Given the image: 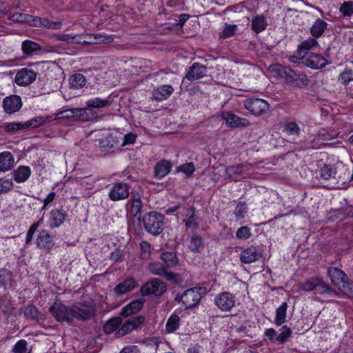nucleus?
<instances>
[{
  "mask_svg": "<svg viewBox=\"0 0 353 353\" xmlns=\"http://www.w3.org/2000/svg\"><path fill=\"white\" fill-rule=\"evenodd\" d=\"M268 70L277 78L298 88H303L308 84L306 75L297 70H294L288 66L281 64H271Z\"/></svg>",
  "mask_w": 353,
  "mask_h": 353,
  "instance_id": "nucleus-1",
  "label": "nucleus"
},
{
  "mask_svg": "<svg viewBox=\"0 0 353 353\" xmlns=\"http://www.w3.org/2000/svg\"><path fill=\"white\" fill-rule=\"evenodd\" d=\"M142 222L145 230L154 236L159 234L164 228V216L157 212L145 213L142 218Z\"/></svg>",
  "mask_w": 353,
  "mask_h": 353,
  "instance_id": "nucleus-2",
  "label": "nucleus"
},
{
  "mask_svg": "<svg viewBox=\"0 0 353 353\" xmlns=\"http://www.w3.org/2000/svg\"><path fill=\"white\" fill-rule=\"evenodd\" d=\"M97 117L96 112L90 108H69L58 112L54 116V121L60 119L77 118L82 121L93 120Z\"/></svg>",
  "mask_w": 353,
  "mask_h": 353,
  "instance_id": "nucleus-3",
  "label": "nucleus"
},
{
  "mask_svg": "<svg viewBox=\"0 0 353 353\" xmlns=\"http://www.w3.org/2000/svg\"><path fill=\"white\" fill-rule=\"evenodd\" d=\"M299 288L305 292H313L315 294L335 292L326 282L319 277H312L299 284Z\"/></svg>",
  "mask_w": 353,
  "mask_h": 353,
  "instance_id": "nucleus-4",
  "label": "nucleus"
},
{
  "mask_svg": "<svg viewBox=\"0 0 353 353\" xmlns=\"http://www.w3.org/2000/svg\"><path fill=\"white\" fill-rule=\"evenodd\" d=\"M122 134L118 132L109 133L99 139V147L102 152L114 153L121 150Z\"/></svg>",
  "mask_w": 353,
  "mask_h": 353,
  "instance_id": "nucleus-5",
  "label": "nucleus"
},
{
  "mask_svg": "<svg viewBox=\"0 0 353 353\" xmlns=\"http://www.w3.org/2000/svg\"><path fill=\"white\" fill-rule=\"evenodd\" d=\"M49 312L58 322L72 323V306L65 305L60 300H56L50 307Z\"/></svg>",
  "mask_w": 353,
  "mask_h": 353,
  "instance_id": "nucleus-6",
  "label": "nucleus"
},
{
  "mask_svg": "<svg viewBox=\"0 0 353 353\" xmlns=\"http://www.w3.org/2000/svg\"><path fill=\"white\" fill-rule=\"evenodd\" d=\"M167 290V285L161 279L152 278L141 285L140 293L142 296H160Z\"/></svg>",
  "mask_w": 353,
  "mask_h": 353,
  "instance_id": "nucleus-7",
  "label": "nucleus"
},
{
  "mask_svg": "<svg viewBox=\"0 0 353 353\" xmlns=\"http://www.w3.org/2000/svg\"><path fill=\"white\" fill-rule=\"evenodd\" d=\"M199 289L193 288L186 290L181 295L177 294L175 301L181 303L185 309L196 306L201 301Z\"/></svg>",
  "mask_w": 353,
  "mask_h": 353,
  "instance_id": "nucleus-8",
  "label": "nucleus"
},
{
  "mask_svg": "<svg viewBox=\"0 0 353 353\" xmlns=\"http://www.w3.org/2000/svg\"><path fill=\"white\" fill-rule=\"evenodd\" d=\"M148 270L153 275L162 276L173 283H179L180 282L179 274L169 272L164 264L160 262L150 263L148 265Z\"/></svg>",
  "mask_w": 353,
  "mask_h": 353,
  "instance_id": "nucleus-9",
  "label": "nucleus"
},
{
  "mask_svg": "<svg viewBox=\"0 0 353 353\" xmlns=\"http://www.w3.org/2000/svg\"><path fill=\"white\" fill-rule=\"evenodd\" d=\"M181 215L184 217L183 222L186 229L192 231L197 230L201 219L196 215V210L193 205H187L181 208Z\"/></svg>",
  "mask_w": 353,
  "mask_h": 353,
  "instance_id": "nucleus-10",
  "label": "nucleus"
},
{
  "mask_svg": "<svg viewBox=\"0 0 353 353\" xmlns=\"http://www.w3.org/2000/svg\"><path fill=\"white\" fill-rule=\"evenodd\" d=\"M56 38L57 41H65L70 44H108L114 41L112 37L111 36H103L101 34H97L95 36L96 39H99V41L97 42H90L87 41H75L74 39L76 38V35H71L69 34H54V36Z\"/></svg>",
  "mask_w": 353,
  "mask_h": 353,
  "instance_id": "nucleus-11",
  "label": "nucleus"
},
{
  "mask_svg": "<svg viewBox=\"0 0 353 353\" xmlns=\"http://www.w3.org/2000/svg\"><path fill=\"white\" fill-rule=\"evenodd\" d=\"M236 296L230 292H223L214 297V304L221 312H230L235 306Z\"/></svg>",
  "mask_w": 353,
  "mask_h": 353,
  "instance_id": "nucleus-12",
  "label": "nucleus"
},
{
  "mask_svg": "<svg viewBox=\"0 0 353 353\" xmlns=\"http://www.w3.org/2000/svg\"><path fill=\"white\" fill-rule=\"evenodd\" d=\"M72 322L74 319L79 321H87L95 314V309L93 306L85 305L81 303H76L72 305Z\"/></svg>",
  "mask_w": 353,
  "mask_h": 353,
  "instance_id": "nucleus-13",
  "label": "nucleus"
},
{
  "mask_svg": "<svg viewBox=\"0 0 353 353\" xmlns=\"http://www.w3.org/2000/svg\"><path fill=\"white\" fill-rule=\"evenodd\" d=\"M263 256V250L259 245H251L242 249L239 255L240 261L250 264L259 261Z\"/></svg>",
  "mask_w": 353,
  "mask_h": 353,
  "instance_id": "nucleus-14",
  "label": "nucleus"
},
{
  "mask_svg": "<svg viewBox=\"0 0 353 353\" xmlns=\"http://www.w3.org/2000/svg\"><path fill=\"white\" fill-rule=\"evenodd\" d=\"M130 188L127 183H115L109 190L108 197L112 201L125 200L129 196Z\"/></svg>",
  "mask_w": 353,
  "mask_h": 353,
  "instance_id": "nucleus-15",
  "label": "nucleus"
},
{
  "mask_svg": "<svg viewBox=\"0 0 353 353\" xmlns=\"http://www.w3.org/2000/svg\"><path fill=\"white\" fill-rule=\"evenodd\" d=\"M244 106L256 116L263 114L269 109V103L266 101L259 98L247 99L244 101Z\"/></svg>",
  "mask_w": 353,
  "mask_h": 353,
  "instance_id": "nucleus-16",
  "label": "nucleus"
},
{
  "mask_svg": "<svg viewBox=\"0 0 353 353\" xmlns=\"http://www.w3.org/2000/svg\"><path fill=\"white\" fill-rule=\"evenodd\" d=\"M127 213L132 217H138L140 216L143 203L141 195L137 192H132V196L125 204Z\"/></svg>",
  "mask_w": 353,
  "mask_h": 353,
  "instance_id": "nucleus-17",
  "label": "nucleus"
},
{
  "mask_svg": "<svg viewBox=\"0 0 353 353\" xmlns=\"http://www.w3.org/2000/svg\"><path fill=\"white\" fill-rule=\"evenodd\" d=\"M144 317L141 316H134L128 319L122 325L121 327L117 330L115 332V336L117 338L122 337L132 330L137 329L140 325L144 322Z\"/></svg>",
  "mask_w": 353,
  "mask_h": 353,
  "instance_id": "nucleus-18",
  "label": "nucleus"
},
{
  "mask_svg": "<svg viewBox=\"0 0 353 353\" xmlns=\"http://www.w3.org/2000/svg\"><path fill=\"white\" fill-rule=\"evenodd\" d=\"M327 274L333 285L339 288H345L349 283L347 274L338 268H329L327 269Z\"/></svg>",
  "mask_w": 353,
  "mask_h": 353,
  "instance_id": "nucleus-19",
  "label": "nucleus"
},
{
  "mask_svg": "<svg viewBox=\"0 0 353 353\" xmlns=\"http://www.w3.org/2000/svg\"><path fill=\"white\" fill-rule=\"evenodd\" d=\"M207 76V67L199 63L195 62L189 67L185 74V78L192 81H197Z\"/></svg>",
  "mask_w": 353,
  "mask_h": 353,
  "instance_id": "nucleus-20",
  "label": "nucleus"
},
{
  "mask_svg": "<svg viewBox=\"0 0 353 353\" xmlns=\"http://www.w3.org/2000/svg\"><path fill=\"white\" fill-rule=\"evenodd\" d=\"M37 77V73L32 69L22 68L16 74L15 83L21 86H27L33 83Z\"/></svg>",
  "mask_w": 353,
  "mask_h": 353,
  "instance_id": "nucleus-21",
  "label": "nucleus"
},
{
  "mask_svg": "<svg viewBox=\"0 0 353 353\" xmlns=\"http://www.w3.org/2000/svg\"><path fill=\"white\" fill-rule=\"evenodd\" d=\"M36 243L39 248L50 250L54 245V236L46 230H41L37 235Z\"/></svg>",
  "mask_w": 353,
  "mask_h": 353,
  "instance_id": "nucleus-22",
  "label": "nucleus"
},
{
  "mask_svg": "<svg viewBox=\"0 0 353 353\" xmlns=\"http://www.w3.org/2000/svg\"><path fill=\"white\" fill-rule=\"evenodd\" d=\"M222 118L225 121L227 125L229 127H245L250 125V122L248 119L239 117V116L230 112H223Z\"/></svg>",
  "mask_w": 353,
  "mask_h": 353,
  "instance_id": "nucleus-23",
  "label": "nucleus"
},
{
  "mask_svg": "<svg viewBox=\"0 0 353 353\" xmlns=\"http://www.w3.org/2000/svg\"><path fill=\"white\" fill-rule=\"evenodd\" d=\"M22 106L21 97L17 95L7 97L3 100V108L6 113L12 114L19 111Z\"/></svg>",
  "mask_w": 353,
  "mask_h": 353,
  "instance_id": "nucleus-24",
  "label": "nucleus"
},
{
  "mask_svg": "<svg viewBox=\"0 0 353 353\" xmlns=\"http://www.w3.org/2000/svg\"><path fill=\"white\" fill-rule=\"evenodd\" d=\"M327 64V60L321 55L310 52L304 65L314 70L321 69Z\"/></svg>",
  "mask_w": 353,
  "mask_h": 353,
  "instance_id": "nucleus-25",
  "label": "nucleus"
},
{
  "mask_svg": "<svg viewBox=\"0 0 353 353\" xmlns=\"http://www.w3.org/2000/svg\"><path fill=\"white\" fill-rule=\"evenodd\" d=\"M171 85H162L152 90V99L156 101H162L168 99L174 92Z\"/></svg>",
  "mask_w": 353,
  "mask_h": 353,
  "instance_id": "nucleus-26",
  "label": "nucleus"
},
{
  "mask_svg": "<svg viewBox=\"0 0 353 353\" xmlns=\"http://www.w3.org/2000/svg\"><path fill=\"white\" fill-rule=\"evenodd\" d=\"M66 218V213L63 210L54 209L50 212L48 220L50 229L59 228L63 224Z\"/></svg>",
  "mask_w": 353,
  "mask_h": 353,
  "instance_id": "nucleus-27",
  "label": "nucleus"
},
{
  "mask_svg": "<svg viewBox=\"0 0 353 353\" xmlns=\"http://www.w3.org/2000/svg\"><path fill=\"white\" fill-rule=\"evenodd\" d=\"M137 285V281L132 277H130L117 285L114 292L118 295L123 294L134 289Z\"/></svg>",
  "mask_w": 353,
  "mask_h": 353,
  "instance_id": "nucleus-28",
  "label": "nucleus"
},
{
  "mask_svg": "<svg viewBox=\"0 0 353 353\" xmlns=\"http://www.w3.org/2000/svg\"><path fill=\"white\" fill-rule=\"evenodd\" d=\"M30 174V168L26 165H20L12 172L13 179L17 183H23L26 181Z\"/></svg>",
  "mask_w": 353,
  "mask_h": 353,
  "instance_id": "nucleus-29",
  "label": "nucleus"
},
{
  "mask_svg": "<svg viewBox=\"0 0 353 353\" xmlns=\"http://www.w3.org/2000/svg\"><path fill=\"white\" fill-rule=\"evenodd\" d=\"M172 165L170 161L166 160H162L159 162L154 168V176L157 179H161L167 174H168L171 170Z\"/></svg>",
  "mask_w": 353,
  "mask_h": 353,
  "instance_id": "nucleus-30",
  "label": "nucleus"
},
{
  "mask_svg": "<svg viewBox=\"0 0 353 353\" xmlns=\"http://www.w3.org/2000/svg\"><path fill=\"white\" fill-rule=\"evenodd\" d=\"M52 121H54L53 115H48L46 117H37L24 122L25 128H37Z\"/></svg>",
  "mask_w": 353,
  "mask_h": 353,
  "instance_id": "nucleus-31",
  "label": "nucleus"
},
{
  "mask_svg": "<svg viewBox=\"0 0 353 353\" xmlns=\"http://www.w3.org/2000/svg\"><path fill=\"white\" fill-rule=\"evenodd\" d=\"M14 163L13 155L10 152L0 153V171L6 172L10 170Z\"/></svg>",
  "mask_w": 353,
  "mask_h": 353,
  "instance_id": "nucleus-32",
  "label": "nucleus"
},
{
  "mask_svg": "<svg viewBox=\"0 0 353 353\" xmlns=\"http://www.w3.org/2000/svg\"><path fill=\"white\" fill-rule=\"evenodd\" d=\"M112 99L110 96L105 99H101L99 97L92 98L87 101L86 105L88 108H101L108 107L111 105Z\"/></svg>",
  "mask_w": 353,
  "mask_h": 353,
  "instance_id": "nucleus-33",
  "label": "nucleus"
},
{
  "mask_svg": "<svg viewBox=\"0 0 353 353\" xmlns=\"http://www.w3.org/2000/svg\"><path fill=\"white\" fill-rule=\"evenodd\" d=\"M161 259L168 270L176 267L179 263L178 257L175 252H163L161 254Z\"/></svg>",
  "mask_w": 353,
  "mask_h": 353,
  "instance_id": "nucleus-34",
  "label": "nucleus"
},
{
  "mask_svg": "<svg viewBox=\"0 0 353 353\" xmlns=\"http://www.w3.org/2000/svg\"><path fill=\"white\" fill-rule=\"evenodd\" d=\"M143 303L139 300L134 301L125 306L121 310V315L128 316L138 312L142 307Z\"/></svg>",
  "mask_w": 353,
  "mask_h": 353,
  "instance_id": "nucleus-35",
  "label": "nucleus"
},
{
  "mask_svg": "<svg viewBox=\"0 0 353 353\" xmlns=\"http://www.w3.org/2000/svg\"><path fill=\"white\" fill-rule=\"evenodd\" d=\"M267 26V20L263 15H256L252 20V28L256 33H259L264 30Z\"/></svg>",
  "mask_w": 353,
  "mask_h": 353,
  "instance_id": "nucleus-36",
  "label": "nucleus"
},
{
  "mask_svg": "<svg viewBox=\"0 0 353 353\" xmlns=\"http://www.w3.org/2000/svg\"><path fill=\"white\" fill-rule=\"evenodd\" d=\"M327 27V23L323 19L318 18L310 28V33L314 37H319Z\"/></svg>",
  "mask_w": 353,
  "mask_h": 353,
  "instance_id": "nucleus-37",
  "label": "nucleus"
},
{
  "mask_svg": "<svg viewBox=\"0 0 353 353\" xmlns=\"http://www.w3.org/2000/svg\"><path fill=\"white\" fill-rule=\"evenodd\" d=\"M122 324V319L119 316L109 319L103 325V330L106 334H111L116 331Z\"/></svg>",
  "mask_w": 353,
  "mask_h": 353,
  "instance_id": "nucleus-38",
  "label": "nucleus"
},
{
  "mask_svg": "<svg viewBox=\"0 0 353 353\" xmlns=\"http://www.w3.org/2000/svg\"><path fill=\"white\" fill-rule=\"evenodd\" d=\"M188 247L194 252H201L204 249L202 238L197 234L192 235L190 239Z\"/></svg>",
  "mask_w": 353,
  "mask_h": 353,
  "instance_id": "nucleus-39",
  "label": "nucleus"
},
{
  "mask_svg": "<svg viewBox=\"0 0 353 353\" xmlns=\"http://www.w3.org/2000/svg\"><path fill=\"white\" fill-rule=\"evenodd\" d=\"M75 180L87 190H92L99 178L93 175L76 177Z\"/></svg>",
  "mask_w": 353,
  "mask_h": 353,
  "instance_id": "nucleus-40",
  "label": "nucleus"
},
{
  "mask_svg": "<svg viewBox=\"0 0 353 353\" xmlns=\"http://www.w3.org/2000/svg\"><path fill=\"white\" fill-rule=\"evenodd\" d=\"M86 83L85 77L80 73H75L70 77L69 83L70 88L79 89L83 88Z\"/></svg>",
  "mask_w": 353,
  "mask_h": 353,
  "instance_id": "nucleus-41",
  "label": "nucleus"
},
{
  "mask_svg": "<svg viewBox=\"0 0 353 353\" xmlns=\"http://www.w3.org/2000/svg\"><path fill=\"white\" fill-rule=\"evenodd\" d=\"M318 134L319 137L321 138L325 145L333 144V143L330 142L336 139L337 137V134L334 130H329L325 128L320 130Z\"/></svg>",
  "mask_w": 353,
  "mask_h": 353,
  "instance_id": "nucleus-42",
  "label": "nucleus"
},
{
  "mask_svg": "<svg viewBox=\"0 0 353 353\" xmlns=\"http://www.w3.org/2000/svg\"><path fill=\"white\" fill-rule=\"evenodd\" d=\"M288 308V304L286 302L282 303V304L276 310V316L274 323L276 325L279 326L285 323L286 319V311Z\"/></svg>",
  "mask_w": 353,
  "mask_h": 353,
  "instance_id": "nucleus-43",
  "label": "nucleus"
},
{
  "mask_svg": "<svg viewBox=\"0 0 353 353\" xmlns=\"http://www.w3.org/2000/svg\"><path fill=\"white\" fill-rule=\"evenodd\" d=\"M180 318L179 315L173 313L168 319L165 330L167 332L171 333L176 330L179 327Z\"/></svg>",
  "mask_w": 353,
  "mask_h": 353,
  "instance_id": "nucleus-44",
  "label": "nucleus"
},
{
  "mask_svg": "<svg viewBox=\"0 0 353 353\" xmlns=\"http://www.w3.org/2000/svg\"><path fill=\"white\" fill-rule=\"evenodd\" d=\"M283 132L290 136L298 137L300 134L301 129L296 123L290 121L284 125Z\"/></svg>",
  "mask_w": 353,
  "mask_h": 353,
  "instance_id": "nucleus-45",
  "label": "nucleus"
},
{
  "mask_svg": "<svg viewBox=\"0 0 353 353\" xmlns=\"http://www.w3.org/2000/svg\"><path fill=\"white\" fill-rule=\"evenodd\" d=\"M12 272L6 268H0V288H6L12 279Z\"/></svg>",
  "mask_w": 353,
  "mask_h": 353,
  "instance_id": "nucleus-46",
  "label": "nucleus"
},
{
  "mask_svg": "<svg viewBox=\"0 0 353 353\" xmlns=\"http://www.w3.org/2000/svg\"><path fill=\"white\" fill-rule=\"evenodd\" d=\"M320 177L323 180H328L334 176L336 170L330 164H325L320 170Z\"/></svg>",
  "mask_w": 353,
  "mask_h": 353,
  "instance_id": "nucleus-47",
  "label": "nucleus"
},
{
  "mask_svg": "<svg viewBox=\"0 0 353 353\" xmlns=\"http://www.w3.org/2000/svg\"><path fill=\"white\" fill-rule=\"evenodd\" d=\"M24 316L27 319L34 320L40 316V312L37 307L32 305H27L23 308Z\"/></svg>",
  "mask_w": 353,
  "mask_h": 353,
  "instance_id": "nucleus-48",
  "label": "nucleus"
},
{
  "mask_svg": "<svg viewBox=\"0 0 353 353\" xmlns=\"http://www.w3.org/2000/svg\"><path fill=\"white\" fill-rule=\"evenodd\" d=\"M243 165L228 166L225 168V173L229 177H234L241 175L245 171Z\"/></svg>",
  "mask_w": 353,
  "mask_h": 353,
  "instance_id": "nucleus-49",
  "label": "nucleus"
},
{
  "mask_svg": "<svg viewBox=\"0 0 353 353\" xmlns=\"http://www.w3.org/2000/svg\"><path fill=\"white\" fill-rule=\"evenodd\" d=\"M25 128V123L21 122L7 123L4 125L5 132L10 134H14Z\"/></svg>",
  "mask_w": 353,
  "mask_h": 353,
  "instance_id": "nucleus-50",
  "label": "nucleus"
},
{
  "mask_svg": "<svg viewBox=\"0 0 353 353\" xmlns=\"http://www.w3.org/2000/svg\"><path fill=\"white\" fill-rule=\"evenodd\" d=\"M280 330L281 333L276 336V341L283 344L285 343L287 340L291 336L292 330L287 325H283Z\"/></svg>",
  "mask_w": 353,
  "mask_h": 353,
  "instance_id": "nucleus-51",
  "label": "nucleus"
},
{
  "mask_svg": "<svg viewBox=\"0 0 353 353\" xmlns=\"http://www.w3.org/2000/svg\"><path fill=\"white\" fill-rule=\"evenodd\" d=\"M151 255V245L150 244L143 241L140 243V257L141 259L148 260L150 258Z\"/></svg>",
  "mask_w": 353,
  "mask_h": 353,
  "instance_id": "nucleus-52",
  "label": "nucleus"
},
{
  "mask_svg": "<svg viewBox=\"0 0 353 353\" xmlns=\"http://www.w3.org/2000/svg\"><path fill=\"white\" fill-rule=\"evenodd\" d=\"M62 27V23L59 21H52L46 18L41 17V26L39 28H46L48 29L57 30Z\"/></svg>",
  "mask_w": 353,
  "mask_h": 353,
  "instance_id": "nucleus-53",
  "label": "nucleus"
},
{
  "mask_svg": "<svg viewBox=\"0 0 353 353\" xmlns=\"http://www.w3.org/2000/svg\"><path fill=\"white\" fill-rule=\"evenodd\" d=\"M42 219L39 220L37 222L34 223L31 225L30 228L28 229L27 233H26V244L29 245L33 239V236L36 230L38 229L39 225L42 223Z\"/></svg>",
  "mask_w": 353,
  "mask_h": 353,
  "instance_id": "nucleus-54",
  "label": "nucleus"
},
{
  "mask_svg": "<svg viewBox=\"0 0 353 353\" xmlns=\"http://www.w3.org/2000/svg\"><path fill=\"white\" fill-rule=\"evenodd\" d=\"M252 236L251 230L248 226H241L236 232L237 239L246 240Z\"/></svg>",
  "mask_w": 353,
  "mask_h": 353,
  "instance_id": "nucleus-55",
  "label": "nucleus"
},
{
  "mask_svg": "<svg viewBox=\"0 0 353 353\" xmlns=\"http://www.w3.org/2000/svg\"><path fill=\"white\" fill-rule=\"evenodd\" d=\"M247 205L244 202L239 203L234 211V214L237 219H243L247 213Z\"/></svg>",
  "mask_w": 353,
  "mask_h": 353,
  "instance_id": "nucleus-56",
  "label": "nucleus"
},
{
  "mask_svg": "<svg viewBox=\"0 0 353 353\" xmlns=\"http://www.w3.org/2000/svg\"><path fill=\"white\" fill-rule=\"evenodd\" d=\"M340 12L345 17H350L353 14V1L344 2L340 7Z\"/></svg>",
  "mask_w": 353,
  "mask_h": 353,
  "instance_id": "nucleus-57",
  "label": "nucleus"
},
{
  "mask_svg": "<svg viewBox=\"0 0 353 353\" xmlns=\"http://www.w3.org/2000/svg\"><path fill=\"white\" fill-rule=\"evenodd\" d=\"M28 343L24 339H21L17 341L13 346V353H26Z\"/></svg>",
  "mask_w": 353,
  "mask_h": 353,
  "instance_id": "nucleus-58",
  "label": "nucleus"
},
{
  "mask_svg": "<svg viewBox=\"0 0 353 353\" xmlns=\"http://www.w3.org/2000/svg\"><path fill=\"white\" fill-rule=\"evenodd\" d=\"M307 46H299V48L295 52L297 57L301 58L303 64H304V61L307 59L308 54H310L308 50L310 48H307Z\"/></svg>",
  "mask_w": 353,
  "mask_h": 353,
  "instance_id": "nucleus-59",
  "label": "nucleus"
},
{
  "mask_svg": "<svg viewBox=\"0 0 353 353\" xmlns=\"http://www.w3.org/2000/svg\"><path fill=\"white\" fill-rule=\"evenodd\" d=\"M137 134L132 132L122 136L121 148L128 145H132L135 143Z\"/></svg>",
  "mask_w": 353,
  "mask_h": 353,
  "instance_id": "nucleus-60",
  "label": "nucleus"
},
{
  "mask_svg": "<svg viewBox=\"0 0 353 353\" xmlns=\"http://www.w3.org/2000/svg\"><path fill=\"white\" fill-rule=\"evenodd\" d=\"M236 29L237 26L236 25H226L225 28L222 31L221 37L225 39L233 36Z\"/></svg>",
  "mask_w": 353,
  "mask_h": 353,
  "instance_id": "nucleus-61",
  "label": "nucleus"
},
{
  "mask_svg": "<svg viewBox=\"0 0 353 353\" xmlns=\"http://www.w3.org/2000/svg\"><path fill=\"white\" fill-rule=\"evenodd\" d=\"M124 251L121 249H115L110 254V259L113 262H121L123 260Z\"/></svg>",
  "mask_w": 353,
  "mask_h": 353,
  "instance_id": "nucleus-62",
  "label": "nucleus"
},
{
  "mask_svg": "<svg viewBox=\"0 0 353 353\" xmlns=\"http://www.w3.org/2000/svg\"><path fill=\"white\" fill-rule=\"evenodd\" d=\"M325 145L321 137H319V134L317 133L313 139L311 140L310 145L307 146V148L311 149H318L321 148V146Z\"/></svg>",
  "mask_w": 353,
  "mask_h": 353,
  "instance_id": "nucleus-63",
  "label": "nucleus"
},
{
  "mask_svg": "<svg viewBox=\"0 0 353 353\" xmlns=\"http://www.w3.org/2000/svg\"><path fill=\"white\" fill-rule=\"evenodd\" d=\"M194 170V165L192 163H185L179 167V170L185 173L187 176H190L192 174Z\"/></svg>",
  "mask_w": 353,
  "mask_h": 353,
  "instance_id": "nucleus-64",
  "label": "nucleus"
}]
</instances>
